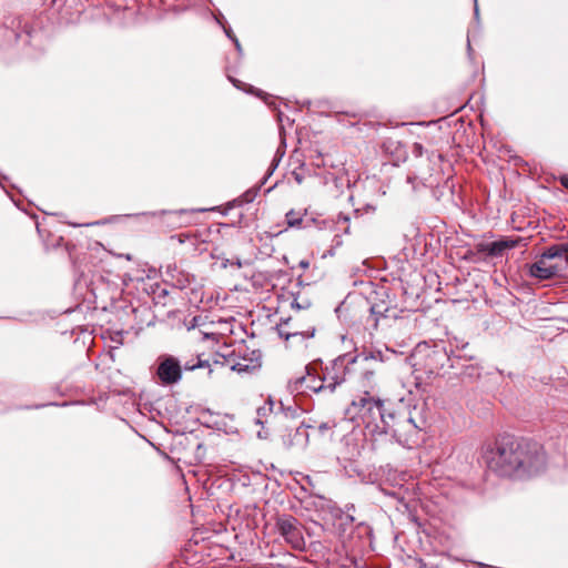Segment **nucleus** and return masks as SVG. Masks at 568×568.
I'll return each instance as SVG.
<instances>
[{
    "label": "nucleus",
    "instance_id": "nucleus-31",
    "mask_svg": "<svg viewBox=\"0 0 568 568\" xmlns=\"http://www.w3.org/2000/svg\"><path fill=\"white\" fill-rule=\"evenodd\" d=\"M561 184H562L566 189H568V175H564V176L561 178Z\"/></svg>",
    "mask_w": 568,
    "mask_h": 568
},
{
    "label": "nucleus",
    "instance_id": "nucleus-23",
    "mask_svg": "<svg viewBox=\"0 0 568 568\" xmlns=\"http://www.w3.org/2000/svg\"><path fill=\"white\" fill-rule=\"evenodd\" d=\"M232 82L240 90L246 91V92L255 94L257 97H262V91L255 89L254 87H252L250 84H246V83H243V82H241L239 80H233V79H232Z\"/></svg>",
    "mask_w": 568,
    "mask_h": 568
},
{
    "label": "nucleus",
    "instance_id": "nucleus-36",
    "mask_svg": "<svg viewBox=\"0 0 568 568\" xmlns=\"http://www.w3.org/2000/svg\"><path fill=\"white\" fill-rule=\"evenodd\" d=\"M261 410H265V408H258L257 413L261 414Z\"/></svg>",
    "mask_w": 568,
    "mask_h": 568
},
{
    "label": "nucleus",
    "instance_id": "nucleus-34",
    "mask_svg": "<svg viewBox=\"0 0 568 568\" xmlns=\"http://www.w3.org/2000/svg\"><path fill=\"white\" fill-rule=\"evenodd\" d=\"M301 265H302L303 267H307V266H308V262H301Z\"/></svg>",
    "mask_w": 568,
    "mask_h": 568
},
{
    "label": "nucleus",
    "instance_id": "nucleus-19",
    "mask_svg": "<svg viewBox=\"0 0 568 568\" xmlns=\"http://www.w3.org/2000/svg\"><path fill=\"white\" fill-rule=\"evenodd\" d=\"M205 326H209L203 317L200 315V316H195L192 321V325L189 327V329H195V328H201V327H205ZM199 334L201 335L202 339H206L209 338L211 335H212V332L207 328H204V329H199Z\"/></svg>",
    "mask_w": 568,
    "mask_h": 568
},
{
    "label": "nucleus",
    "instance_id": "nucleus-4",
    "mask_svg": "<svg viewBox=\"0 0 568 568\" xmlns=\"http://www.w3.org/2000/svg\"><path fill=\"white\" fill-rule=\"evenodd\" d=\"M243 351H245L243 341L215 337V367L227 368L239 375L252 374L261 367V364L257 359L243 355Z\"/></svg>",
    "mask_w": 568,
    "mask_h": 568
},
{
    "label": "nucleus",
    "instance_id": "nucleus-18",
    "mask_svg": "<svg viewBox=\"0 0 568 568\" xmlns=\"http://www.w3.org/2000/svg\"><path fill=\"white\" fill-rule=\"evenodd\" d=\"M215 430L223 432L224 434H233L236 432L234 419L229 416H220L215 419Z\"/></svg>",
    "mask_w": 568,
    "mask_h": 568
},
{
    "label": "nucleus",
    "instance_id": "nucleus-5",
    "mask_svg": "<svg viewBox=\"0 0 568 568\" xmlns=\"http://www.w3.org/2000/svg\"><path fill=\"white\" fill-rule=\"evenodd\" d=\"M422 428L404 413L387 414V429L383 435H390L399 445L413 448L420 440Z\"/></svg>",
    "mask_w": 568,
    "mask_h": 568
},
{
    "label": "nucleus",
    "instance_id": "nucleus-32",
    "mask_svg": "<svg viewBox=\"0 0 568 568\" xmlns=\"http://www.w3.org/2000/svg\"><path fill=\"white\" fill-rule=\"evenodd\" d=\"M204 364L199 361V363L196 365H192V366H185L186 369H194L195 367H202Z\"/></svg>",
    "mask_w": 568,
    "mask_h": 568
},
{
    "label": "nucleus",
    "instance_id": "nucleus-12",
    "mask_svg": "<svg viewBox=\"0 0 568 568\" xmlns=\"http://www.w3.org/2000/svg\"><path fill=\"white\" fill-rule=\"evenodd\" d=\"M158 376L162 384L170 385L178 383L182 377L181 366L173 357L162 361L158 367Z\"/></svg>",
    "mask_w": 568,
    "mask_h": 568
},
{
    "label": "nucleus",
    "instance_id": "nucleus-35",
    "mask_svg": "<svg viewBox=\"0 0 568 568\" xmlns=\"http://www.w3.org/2000/svg\"><path fill=\"white\" fill-rule=\"evenodd\" d=\"M237 217H239V220L242 217V213L241 212L237 213Z\"/></svg>",
    "mask_w": 568,
    "mask_h": 568
},
{
    "label": "nucleus",
    "instance_id": "nucleus-15",
    "mask_svg": "<svg viewBox=\"0 0 568 568\" xmlns=\"http://www.w3.org/2000/svg\"><path fill=\"white\" fill-rule=\"evenodd\" d=\"M393 354H395V353L387 347L384 351L379 349V348H372V349L363 351L361 354L355 355V357H356V361L358 358H362L363 361L372 359V361L383 363L388 359V355H393ZM349 355L352 357H354V355H352V354H349Z\"/></svg>",
    "mask_w": 568,
    "mask_h": 568
},
{
    "label": "nucleus",
    "instance_id": "nucleus-17",
    "mask_svg": "<svg viewBox=\"0 0 568 568\" xmlns=\"http://www.w3.org/2000/svg\"><path fill=\"white\" fill-rule=\"evenodd\" d=\"M219 225L217 233L227 240H231L232 242L239 241L242 237V232L237 226H235V223L232 222L231 224L217 222Z\"/></svg>",
    "mask_w": 568,
    "mask_h": 568
},
{
    "label": "nucleus",
    "instance_id": "nucleus-30",
    "mask_svg": "<svg viewBox=\"0 0 568 568\" xmlns=\"http://www.w3.org/2000/svg\"><path fill=\"white\" fill-rule=\"evenodd\" d=\"M474 16H475L476 20L479 19V9H478L477 0H475Z\"/></svg>",
    "mask_w": 568,
    "mask_h": 568
},
{
    "label": "nucleus",
    "instance_id": "nucleus-33",
    "mask_svg": "<svg viewBox=\"0 0 568 568\" xmlns=\"http://www.w3.org/2000/svg\"><path fill=\"white\" fill-rule=\"evenodd\" d=\"M467 49H468V52L470 53L471 47H470V41L469 40L467 41Z\"/></svg>",
    "mask_w": 568,
    "mask_h": 568
},
{
    "label": "nucleus",
    "instance_id": "nucleus-6",
    "mask_svg": "<svg viewBox=\"0 0 568 568\" xmlns=\"http://www.w3.org/2000/svg\"><path fill=\"white\" fill-rule=\"evenodd\" d=\"M413 358L415 361L414 366H422L428 374L438 373V371L444 367L445 362L449 361L444 348H432L427 346L424 348L418 346Z\"/></svg>",
    "mask_w": 568,
    "mask_h": 568
},
{
    "label": "nucleus",
    "instance_id": "nucleus-7",
    "mask_svg": "<svg viewBox=\"0 0 568 568\" xmlns=\"http://www.w3.org/2000/svg\"><path fill=\"white\" fill-rule=\"evenodd\" d=\"M276 528L280 535L292 548L296 550L305 549V539L300 528L298 520L291 515L280 516L276 520Z\"/></svg>",
    "mask_w": 568,
    "mask_h": 568
},
{
    "label": "nucleus",
    "instance_id": "nucleus-22",
    "mask_svg": "<svg viewBox=\"0 0 568 568\" xmlns=\"http://www.w3.org/2000/svg\"><path fill=\"white\" fill-rule=\"evenodd\" d=\"M215 22H216V23H219V24L223 28V30H224L225 34L227 36V38H230V39L234 42V44H235V48H236L237 52H239L240 54H242V47H241V44H240V41H239V40H237V38L232 33V30H231L230 28H226V27L222 23V21L217 18V16H216V14H215Z\"/></svg>",
    "mask_w": 568,
    "mask_h": 568
},
{
    "label": "nucleus",
    "instance_id": "nucleus-25",
    "mask_svg": "<svg viewBox=\"0 0 568 568\" xmlns=\"http://www.w3.org/2000/svg\"><path fill=\"white\" fill-rule=\"evenodd\" d=\"M337 427V423L335 420L323 422L318 425V432L324 435L326 432L332 430Z\"/></svg>",
    "mask_w": 568,
    "mask_h": 568
},
{
    "label": "nucleus",
    "instance_id": "nucleus-10",
    "mask_svg": "<svg viewBox=\"0 0 568 568\" xmlns=\"http://www.w3.org/2000/svg\"><path fill=\"white\" fill-rule=\"evenodd\" d=\"M308 426L301 423L298 426H285L282 430L281 439L285 448H304L308 443Z\"/></svg>",
    "mask_w": 568,
    "mask_h": 568
},
{
    "label": "nucleus",
    "instance_id": "nucleus-13",
    "mask_svg": "<svg viewBox=\"0 0 568 568\" xmlns=\"http://www.w3.org/2000/svg\"><path fill=\"white\" fill-rule=\"evenodd\" d=\"M561 270V266L556 264H549L548 261L541 255L540 258L530 265V276L538 280H550L555 277Z\"/></svg>",
    "mask_w": 568,
    "mask_h": 568
},
{
    "label": "nucleus",
    "instance_id": "nucleus-29",
    "mask_svg": "<svg viewBox=\"0 0 568 568\" xmlns=\"http://www.w3.org/2000/svg\"><path fill=\"white\" fill-rule=\"evenodd\" d=\"M235 205V203L229 204L226 209H220V206H214L215 212H220L222 215H225L227 213V209H232Z\"/></svg>",
    "mask_w": 568,
    "mask_h": 568
},
{
    "label": "nucleus",
    "instance_id": "nucleus-14",
    "mask_svg": "<svg viewBox=\"0 0 568 568\" xmlns=\"http://www.w3.org/2000/svg\"><path fill=\"white\" fill-rule=\"evenodd\" d=\"M568 252V245L566 244H556L549 246L541 255L547 260H558L559 265L562 267L568 261L566 254Z\"/></svg>",
    "mask_w": 568,
    "mask_h": 568
},
{
    "label": "nucleus",
    "instance_id": "nucleus-3",
    "mask_svg": "<svg viewBox=\"0 0 568 568\" xmlns=\"http://www.w3.org/2000/svg\"><path fill=\"white\" fill-rule=\"evenodd\" d=\"M387 414L384 403L368 393L355 397L345 409L346 419L363 425L373 436L387 429Z\"/></svg>",
    "mask_w": 568,
    "mask_h": 568
},
{
    "label": "nucleus",
    "instance_id": "nucleus-11",
    "mask_svg": "<svg viewBox=\"0 0 568 568\" xmlns=\"http://www.w3.org/2000/svg\"><path fill=\"white\" fill-rule=\"evenodd\" d=\"M517 245L516 240L501 239L494 242H480L475 245L477 253L488 257H499L507 250L514 248Z\"/></svg>",
    "mask_w": 568,
    "mask_h": 568
},
{
    "label": "nucleus",
    "instance_id": "nucleus-16",
    "mask_svg": "<svg viewBox=\"0 0 568 568\" xmlns=\"http://www.w3.org/2000/svg\"><path fill=\"white\" fill-rule=\"evenodd\" d=\"M235 320L231 318H219L215 321V337H220L221 339L233 338L231 335L233 334Z\"/></svg>",
    "mask_w": 568,
    "mask_h": 568
},
{
    "label": "nucleus",
    "instance_id": "nucleus-21",
    "mask_svg": "<svg viewBox=\"0 0 568 568\" xmlns=\"http://www.w3.org/2000/svg\"><path fill=\"white\" fill-rule=\"evenodd\" d=\"M369 311H371V316L374 320V327L376 328L379 318L384 316V313L387 312L388 308L384 305L375 304V305L371 306Z\"/></svg>",
    "mask_w": 568,
    "mask_h": 568
},
{
    "label": "nucleus",
    "instance_id": "nucleus-24",
    "mask_svg": "<svg viewBox=\"0 0 568 568\" xmlns=\"http://www.w3.org/2000/svg\"><path fill=\"white\" fill-rule=\"evenodd\" d=\"M215 258L217 260H222V263H221V266L223 268L227 267L229 265L230 266H235L236 268H240L241 267V261L239 257H231V258H224V257H221V256H215Z\"/></svg>",
    "mask_w": 568,
    "mask_h": 568
},
{
    "label": "nucleus",
    "instance_id": "nucleus-20",
    "mask_svg": "<svg viewBox=\"0 0 568 568\" xmlns=\"http://www.w3.org/2000/svg\"><path fill=\"white\" fill-rule=\"evenodd\" d=\"M285 219L290 227H302L303 215L300 212L291 210L286 213Z\"/></svg>",
    "mask_w": 568,
    "mask_h": 568
},
{
    "label": "nucleus",
    "instance_id": "nucleus-1",
    "mask_svg": "<svg viewBox=\"0 0 568 568\" xmlns=\"http://www.w3.org/2000/svg\"><path fill=\"white\" fill-rule=\"evenodd\" d=\"M488 468L503 477H530L545 467V453L537 444L505 436L485 455Z\"/></svg>",
    "mask_w": 568,
    "mask_h": 568
},
{
    "label": "nucleus",
    "instance_id": "nucleus-27",
    "mask_svg": "<svg viewBox=\"0 0 568 568\" xmlns=\"http://www.w3.org/2000/svg\"><path fill=\"white\" fill-rule=\"evenodd\" d=\"M413 152H414V154L420 156L423 154V145L419 143H415Z\"/></svg>",
    "mask_w": 568,
    "mask_h": 568
},
{
    "label": "nucleus",
    "instance_id": "nucleus-28",
    "mask_svg": "<svg viewBox=\"0 0 568 568\" xmlns=\"http://www.w3.org/2000/svg\"><path fill=\"white\" fill-rule=\"evenodd\" d=\"M336 222H337V223H341V222H343V223H348V222H349V216H348V215H346V214L339 213V214L337 215V220H336Z\"/></svg>",
    "mask_w": 568,
    "mask_h": 568
},
{
    "label": "nucleus",
    "instance_id": "nucleus-9",
    "mask_svg": "<svg viewBox=\"0 0 568 568\" xmlns=\"http://www.w3.org/2000/svg\"><path fill=\"white\" fill-rule=\"evenodd\" d=\"M355 509L354 505H347L346 510L336 509L333 513L334 517V531L339 538V540L343 542V545H346V541L348 540L351 532L353 530L355 518L351 514Z\"/></svg>",
    "mask_w": 568,
    "mask_h": 568
},
{
    "label": "nucleus",
    "instance_id": "nucleus-26",
    "mask_svg": "<svg viewBox=\"0 0 568 568\" xmlns=\"http://www.w3.org/2000/svg\"><path fill=\"white\" fill-rule=\"evenodd\" d=\"M258 191H260V186H258V187H256V189H254V190H248V191H246V192L243 194V196H242V197H243V201H244L245 203H250V202H252V201L255 199V196H256V194H257V192H258Z\"/></svg>",
    "mask_w": 568,
    "mask_h": 568
},
{
    "label": "nucleus",
    "instance_id": "nucleus-8",
    "mask_svg": "<svg viewBox=\"0 0 568 568\" xmlns=\"http://www.w3.org/2000/svg\"><path fill=\"white\" fill-rule=\"evenodd\" d=\"M292 322L293 318L290 317L276 325V331L282 338L287 342L292 341L293 345H302L305 341L314 337L315 328L313 326L303 331L295 323L292 324Z\"/></svg>",
    "mask_w": 568,
    "mask_h": 568
},
{
    "label": "nucleus",
    "instance_id": "nucleus-2",
    "mask_svg": "<svg viewBox=\"0 0 568 568\" xmlns=\"http://www.w3.org/2000/svg\"><path fill=\"white\" fill-rule=\"evenodd\" d=\"M356 362V357L349 354L338 356L332 362L331 368L326 367V373L323 377H316L308 371L288 383V388L292 393H305L312 390L321 393L328 390L333 393L335 388L345 382L346 375L349 374V366Z\"/></svg>",
    "mask_w": 568,
    "mask_h": 568
}]
</instances>
